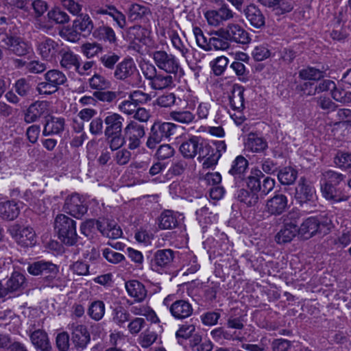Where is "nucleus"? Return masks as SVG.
Wrapping results in <instances>:
<instances>
[{
  "label": "nucleus",
  "instance_id": "obj_25",
  "mask_svg": "<svg viewBox=\"0 0 351 351\" xmlns=\"http://www.w3.org/2000/svg\"><path fill=\"white\" fill-rule=\"evenodd\" d=\"M183 219L182 215L170 210L163 211L158 217V227L161 230H171L179 226Z\"/></svg>",
  "mask_w": 351,
  "mask_h": 351
},
{
  "label": "nucleus",
  "instance_id": "obj_30",
  "mask_svg": "<svg viewBox=\"0 0 351 351\" xmlns=\"http://www.w3.org/2000/svg\"><path fill=\"white\" fill-rule=\"evenodd\" d=\"M346 21L343 11L339 12L336 17L335 28L330 32V36L333 40L343 41L350 35V27L344 25Z\"/></svg>",
  "mask_w": 351,
  "mask_h": 351
},
{
  "label": "nucleus",
  "instance_id": "obj_22",
  "mask_svg": "<svg viewBox=\"0 0 351 351\" xmlns=\"http://www.w3.org/2000/svg\"><path fill=\"white\" fill-rule=\"evenodd\" d=\"M169 311L171 315L176 319H184L189 317L193 312V308L190 302L185 300H177L169 305Z\"/></svg>",
  "mask_w": 351,
  "mask_h": 351
},
{
  "label": "nucleus",
  "instance_id": "obj_27",
  "mask_svg": "<svg viewBox=\"0 0 351 351\" xmlns=\"http://www.w3.org/2000/svg\"><path fill=\"white\" fill-rule=\"evenodd\" d=\"M48 104L45 101H37L28 107L25 113L24 121L31 123L38 121L47 110Z\"/></svg>",
  "mask_w": 351,
  "mask_h": 351
},
{
  "label": "nucleus",
  "instance_id": "obj_48",
  "mask_svg": "<svg viewBox=\"0 0 351 351\" xmlns=\"http://www.w3.org/2000/svg\"><path fill=\"white\" fill-rule=\"evenodd\" d=\"M89 86L96 91L105 90L110 88L111 82L104 76L95 73L89 79Z\"/></svg>",
  "mask_w": 351,
  "mask_h": 351
},
{
  "label": "nucleus",
  "instance_id": "obj_51",
  "mask_svg": "<svg viewBox=\"0 0 351 351\" xmlns=\"http://www.w3.org/2000/svg\"><path fill=\"white\" fill-rule=\"evenodd\" d=\"M121 91L99 90L95 91L93 97L103 102L111 103L115 101L121 97Z\"/></svg>",
  "mask_w": 351,
  "mask_h": 351
},
{
  "label": "nucleus",
  "instance_id": "obj_20",
  "mask_svg": "<svg viewBox=\"0 0 351 351\" xmlns=\"http://www.w3.org/2000/svg\"><path fill=\"white\" fill-rule=\"evenodd\" d=\"M204 141L199 136H193L184 141L179 147V151L185 159H193L200 152Z\"/></svg>",
  "mask_w": 351,
  "mask_h": 351
},
{
  "label": "nucleus",
  "instance_id": "obj_2",
  "mask_svg": "<svg viewBox=\"0 0 351 351\" xmlns=\"http://www.w3.org/2000/svg\"><path fill=\"white\" fill-rule=\"evenodd\" d=\"M54 229L65 245L71 246L77 243L76 222L71 218L63 214L58 215L55 219Z\"/></svg>",
  "mask_w": 351,
  "mask_h": 351
},
{
  "label": "nucleus",
  "instance_id": "obj_32",
  "mask_svg": "<svg viewBox=\"0 0 351 351\" xmlns=\"http://www.w3.org/2000/svg\"><path fill=\"white\" fill-rule=\"evenodd\" d=\"M262 5L271 8L277 16L291 12L293 7L286 0H256Z\"/></svg>",
  "mask_w": 351,
  "mask_h": 351
},
{
  "label": "nucleus",
  "instance_id": "obj_18",
  "mask_svg": "<svg viewBox=\"0 0 351 351\" xmlns=\"http://www.w3.org/2000/svg\"><path fill=\"white\" fill-rule=\"evenodd\" d=\"M249 24L256 29H261L265 25V17L259 8L254 3H250L245 6L241 12Z\"/></svg>",
  "mask_w": 351,
  "mask_h": 351
},
{
  "label": "nucleus",
  "instance_id": "obj_62",
  "mask_svg": "<svg viewBox=\"0 0 351 351\" xmlns=\"http://www.w3.org/2000/svg\"><path fill=\"white\" fill-rule=\"evenodd\" d=\"M147 13V8L138 4L132 5L129 10L128 17L130 21H138Z\"/></svg>",
  "mask_w": 351,
  "mask_h": 351
},
{
  "label": "nucleus",
  "instance_id": "obj_41",
  "mask_svg": "<svg viewBox=\"0 0 351 351\" xmlns=\"http://www.w3.org/2000/svg\"><path fill=\"white\" fill-rule=\"evenodd\" d=\"M264 175L259 169L252 170L250 175L246 178V184L247 188L255 194L261 190V182Z\"/></svg>",
  "mask_w": 351,
  "mask_h": 351
},
{
  "label": "nucleus",
  "instance_id": "obj_8",
  "mask_svg": "<svg viewBox=\"0 0 351 351\" xmlns=\"http://www.w3.org/2000/svg\"><path fill=\"white\" fill-rule=\"evenodd\" d=\"M62 43L49 37H44L36 43V51L40 57L47 61H56L60 58Z\"/></svg>",
  "mask_w": 351,
  "mask_h": 351
},
{
  "label": "nucleus",
  "instance_id": "obj_54",
  "mask_svg": "<svg viewBox=\"0 0 351 351\" xmlns=\"http://www.w3.org/2000/svg\"><path fill=\"white\" fill-rule=\"evenodd\" d=\"M50 21L56 24H64L69 21L70 18L67 13L60 8L50 10L47 14Z\"/></svg>",
  "mask_w": 351,
  "mask_h": 351
},
{
  "label": "nucleus",
  "instance_id": "obj_31",
  "mask_svg": "<svg viewBox=\"0 0 351 351\" xmlns=\"http://www.w3.org/2000/svg\"><path fill=\"white\" fill-rule=\"evenodd\" d=\"M248 167V161L243 156H237L232 162L228 173L232 176L236 182L244 180Z\"/></svg>",
  "mask_w": 351,
  "mask_h": 351
},
{
  "label": "nucleus",
  "instance_id": "obj_4",
  "mask_svg": "<svg viewBox=\"0 0 351 351\" xmlns=\"http://www.w3.org/2000/svg\"><path fill=\"white\" fill-rule=\"evenodd\" d=\"M149 56L152 58L156 66L167 73H173L177 75L182 71L178 58L172 53H169L165 50L152 51Z\"/></svg>",
  "mask_w": 351,
  "mask_h": 351
},
{
  "label": "nucleus",
  "instance_id": "obj_11",
  "mask_svg": "<svg viewBox=\"0 0 351 351\" xmlns=\"http://www.w3.org/2000/svg\"><path fill=\"white\" fill-rule=\"evenodd\" d=\"M124 138L128 141V148L134 150L141 145V138L145 135L144 125L135 121H130L124 128Z\"/></svg>",
  "mask_w": 351,
  "mask_h": 351
},
{
  "label": "nucleus",
  "instance_id": "obj_61",
  "mask_svg": "<svg viewBox=\"0 0 351 351\" xmlns=\"http://www.w3.org/2000/svg\"><path fill=\"white\" fill-rule=\"evenodd\" d=\"M128 37L130 41L144 43L145 40V29L141 26H133L129 28Z\"/></svg>",
  "mask_w": 351,
  "mask_h": 351
},
{
  "label": "nucleus",
  "instance_id": "obj_43",
  "mask_svg": "<svg viewBox=\"0 0 351 351\" xmlns=\"http://www.w3.org/2000/svg\"><path fill=\"white\" fill-rule=\"evenodd\" d=\"M298 176V172L291 167L280 169L278 173V179L283 185H291L294 183Z\"/></svg>",
  "mask_w": 351,
  "mask_h": 351
},
{
  "label": "nucleus",
  "instance_id": "obj_16",
  "mask_svg": "<svg viewBox=\"0 0 351 351\" xmlns=\"http://www.w3.org/2000/svg\"><path fill=\"white\" fill-rule=\"evenodd\" d=\"M322 197L332 204L347 202L350 195L343 186L320 183Z\"/></svg>",
  "mask_w": 351,
  "mask_h": 351
},
{
  "label": "nucleus",
  "instance_id": "obj_39",
  "mask_svg": "<svg viewBox=\"0 0 351 351\" xmlns=\"http://www.w3.org/2000/svg\"><path fill=\"white\" fill-rule=\"evenodd\" d=\"M25 283V276L19 272H14L8 278L4 285L8 294L10 293L21 291Z\"/></svg>",
  "mask_w": 351,
  "mask_h": 351
},
{
  "label": "nucleus",
  "instance_id": "obj_40",
  "mask_svg": "<svg viewBox=\"0 0 351 351\" xmlns=\"http://www.w3.org/2000/svg\"><path fill=\"white\" fill-rule=\"evenodd\" d=\"M298 233V228L284 224L283 227L276 235V241L279 244H284L291 242Z\"/></svg>",
  "mask_w": 351,
  "mask_h": 351
},
{
  "label": "nucleus",
  "instance_id": "obj_35",
  "mask_svg": "<svg viewBox=\"0 0 351 351\" xmlns=\"http://www.w3.org/2000/svg\"><path fill=\"white\" fill-rule=\"evenodd\" d=\"M205 158L203 162V167L208 169L217 165L220 154L215 153L214 147L208 143H204L198 159Z\"/></svg>",
  "mask_w": 351,
  "mask_h": 351
},
{
  "label": "nucleus",
  "instance_id": "obj_55",
  "mask_svg": "<svg viewBox=\"0 0 351 351\" xmlns=\"http://www.w3.org/2000/svg\"><path fill=\"white\" fill-rule=\"evenodd\" d=\"M73 26L74 29L84 34H89L93 29V23L87 15L84 16L82 20L74 21Z\"/></svg>",
  "mask_w": 351,
  "mask_h": 351
},
{
  "label": "nucleus",
  "instance_id": "obj_9",
  "mask_svg": "<svg viewBox=\"0 0 351 351\" xmlns=\"http://www.w3.org/2000/svg\"><path fill=\"white\" fill-rule=\"evenodd\" d=\"M176 254L171 249L156 250L150 262L151 269L160 274L170 269L173 266Z\"/></svg>",
  "mask_w": 351,
  "mask_h": 351
},
{
  "label": "nucleus",
  "instance_id": "obj_58",
  "mask_svg": "<svg viewBox=\"0 0 351 351\" xmlns=\"http://www.w3.org/2000/svg\"><path fill=\"white\" fill-rule=\"evenodd\" d=\"M51 263V262L43 260L35 261L29 264L27 270L32 276H41Z\"/></svg>",
  "mask_w": 351,
  "mask_h": 351
},
{
  "label": "nucleus",
  "instance_id": "obj_10",
  "mask_svg": "<svg viewBox=\"0 0 351 351\" xmlns=\"http://www.w3.org/2000/svg\"><path fill=\"white\" fill-rule=\"evenodd\" d=\"M71 335V342L75 349L82 351L86 348L90 341V335L86 326L77 323L68 325Z\"/></svg>",
  "mask_w": 351,
  "mask_h": 351
},
{
  "label": "nucleus",
  "instance_id": "obj_6",
  "mask_svg": "<svg viewBox=\"0 0 351 351\" xmlns=\"http://www.w3.org/2000/svg\"><path fill=\"white\" fill-rule=\"evenodd\" d=\"M212 34L226 38L229 43L246 45L251 40L249 33L238 23H228L226 27L219 28Z\"/></svg>",
  "mask_w": 351,
  "mask_h": 351
},
{
  "label": "nucleus",
  "instance_id": "obj_24",
  "mask_svg": "<svg viewBox=\"0 0 351 351\" xmlns=\"http://www.w3.org/2000/svg\"><path fill=\"white\" fill-rule=\"evenodd\" d=\"M97 230L103 236L112 239L119 238L122 235L120 226L115 221L108 219H98Z\"/></svg>",
  "mask_w": 351,
  "mask_h": 351
},
{
  "label": "nucleus",
  "instance_id": "obj_21",
  "mask_svg": "<svg viewBox=\"0 0 351 351\" xmlns=\"http://www.w3.org/2000/svg\"><path fill=\"white\" fill-rule=\"evenodd\" d=\"M105 129L104 136L121 134L124 118L116 112H108L104 119Z\"/></svg>",
  "mask_w": 351,
  "mask_h": 351
},
{
  "label": "nucleus",
  "instance_id": "obj_33",
  "mask_svg": "<svg viewBox=\"0 0 351 351\" xmlns=\"http://www.w3.org/2000/svg\"><path fill=\"white\" fill-rule=\"evenodd\" d=\"M128 295L136 302H143L147 294V289L143 283L138 280H129L125 284Z\"/></svg>",
  "mask_w": 351,
  "mask_h": 351
},
{
  "label": "nucleus",
  "instance_id": "obj_44",
  "mask_svg": "<svg viewBox=\"0 0 351 351\" xmlns=\"http://www.w3.org/2000/svg\"><path fill=\"white\" fill-rule=\"evenodd\" d=\"M93 36L110 43H115L117 38L114 30L108 26H100L93 32Z\"/></svg>",
  "mask_w": 351,
  "mask_h": 351
},
{
  "label": "nucleus",
  "instance_id": "obj_46",
  "mask_svg": "<svg viewBox=\"0 0 351 351\" xmlns=\"http://www.w3.org/2000/svg\"><path fill=\"white\" fill-rule=\"evenodd\" d=\"M235 196L239 201L245 203L247 206L256 205L259 199L258 194H255L252 193V191H248L244 189L238 190Z\"/></svg>",
  "mask_w": 351,
  "mask_h": 351
},
{
  "label": "nucleus",
  "instance_id": "obj_26",
  "mask_svg": "<svg viewBox=\"0 0 351 351\" xmlns=\"http://www.w3.org/2000/svg\"><path fill=\"white\" fill-rule=\"evenodd\" d=\"M287 206V197L284 194L278 193L267 201L266 210L271 215H280L285 210Z\"/></svg>",
  "mask_w": 351,
  "mask_h": 351
},
{
  "label": "nucleus",
  "instance_id": "obj_38",
  "mask_svg": "<svg viewBox=\"0 0 351 351\" xmlns=\"http://www.w3.org/2000/svg\"><path fill=\"white\" fill-rule=\"evenodd\" d=\"M60 51V64L62 68L70 69L72 67L75 68L76 65H78L77 56L69 47L63 45Z\"/></svg>",
  "mask_w": 351,
  "mask_h": 351
},
{
  "label": "nucleus",
  "instance_id": "obj_60",
  "mask_svg": "<svg viewBox=\"0 0 351 351\" xmlns=\"http://www.w3.org/2000/svg\"><path fill=\"white\" fill-rule=\"evenodd\" d=\"M267 147V142L262 138L250 136L247 140V147L254 152H259L265 149Z\"/></svg>",
  "mask_w": 351,
  "mask_h": 351
},
{
  "label": "nucleus",
  "instance_id": "obj_64",
  "mask_svg": "<svg viewBox=\"0 0 351 351\" xmlns=\"http://www.w3.org/2000/svg\"><path fill=\"white\" fill-rule=\"evenodd\" d=\"M70 336L67 332H62L56 337V346L59 351H69Z\"/></svg>",
  "mask_w": 351,
  "mask_h": 351
},
{
  "label": "nucleus",
  "instance_id": "obj_23",
  "mask_svg": "<svg viewBox=\"0 0 351 351\" xmlns=\"http://www.w3.org/2000/svg\"><path fill=\"white\" fill-rule=\"evenodd\" d=\"M2 42L8 50L16 56H22L28 53V45L21 37L6 34Z\"/></svg>",
  "mask_w": 351,
  "mask_h": 351
},
{
  "label": "nucleus",
  "instance_id": "obj_49",
  "mask_svg": "<svg viewBox=\"0 0 351 351\" xmlns=\"http://www.w3.org/2000/svg\"><path fill=\"white\" fill-rule=\"evenodd\" d=\"M105 304L101 300L93 302L88 309V315L95 321L101 320L105 314Z\"/></svg>",
  "mask_w": 351,
  "mask_h": 351
},
{
  "label": "nucleus",
  "instance_id": "obj_19",
  "mask_svg": "<svg viewBox=\"0 0 351 351\" xmlns=\"http://www.w3.org/2000/svg\"><path fill=\"white\" fill-rule=\"evenodd\" d=\"M138 73L136 66L132 58H125L118 62L113 71V77L117 80L125 81Z\"/></svg>",
  "mask_w": 351,
  "mask_h": 351
},
{
  "label": "nucleus",
  "instance_id": "obj_37",
  "mask_svg": "<svg viewBox=\"0 0 351 351\" xmlns=\"http://www.w3.org/2000/svg\"><path fill=\"white\" fill-rule=\"evenodd\" d=\"M346 176L341 172L326 169L322 172L321 184H331L334 186H340L341 182H345Z\"/></svg>",
  "mask_w": 351,
  "mask_h": 351
},
{
  "label": "nucleus",
  "instance_id": "obj_34",
  "mask_svg": "<svg viewBox=\"0 0 351 351\" xmlns=\"http://www.w3.org/2000/svg\"><path fill=\"white\" fill-rule=\"evenodd\" d=\"M20 208L14 200L0 202V217L3 220L13 221L19 216Z\"/></svg>",
  "mask_w": 351,
  "mask_h": 351
},
{
  "label": "nucleus",
  "instance_id": "obj_36",
  "mask_svg": "<svg viewBox=\"0 0 351 351\" xmlns=\"http://www.w3.org/2000/svg\"><path fill=\"white\" fill-rule=\"evenodd\" d=\"M244 88L240 85H234L229 95V103L233 110L240 112L244 108Z\"/></svg>",
  "mask_w": 351,
  "mask_h": 351
},
{
  "label": "nucleus",
  "instance_id": "obj_42",
  "mask_svg": "<svg viewBox=\"0 0 351 351\" xmlns=\"http://www.w3.org/2000/svg\"><path fill=\"white\" fill-rule=\"evenodd\" d=\"M333 162L343 171H351V152L337 151L333 158Z\"/></svg>",
  "mask_w": 351,
  "mask_h": 351
},
{
  "label": "nucleus",
  "instance_id": "obj_3",
  "mask_svg": "<svg viewBox=\"0 0 351 351\" xmlns=\"http://www.w3.org/2000/svg\"><path fill=\"white\" fill-rule=\"evenodd\" d=\"M44 82H39L36 88L39 95H52L57 92L60 86H64L67 82L65 74L58 69L48 71L44 75Z\"/></svg>",
  "mask_w": 351,
  "mask_h": 351
},
{
  "label": "nucleus",
  "instance_id": "obj_57",
  "mask_svg": "<svg viewBox=\"0 0 351 351\" xmlns=\"http://www.w3.org/2000/svg\"><path fill=\"white\" fill-rule=\"evenodd\" d=\"M105 138L112 152L120 149L125 144L124 136L121 134H110L105 136Z\"/></svg>",
  "mask_w": 351,
  "mask_h": 351
},
{
  "label": "nucleus",
  "instance_id": "obj_17",
  "mask_svg": "<svg viewBox=\"0 0 351 351\" xmlns=\"http://www.w3.org/2000/svg\"><path fill=\"white\" fill-rule=\"evenodd\" d=\"M235 13L226 3H223L217 10H208L204 16L208 25L211 26H219L223 22L229 21L234 17Z\"/></svg>",
  "mask_w": 351,
  "mask_h": 351
},
{
  "label": "nucleus",
  "instance_id": "obj_14",
  "mask_svg": "<svg viewBox=\"0 0 351 351\" xmlns=\"http://www.w3.org/2000/svg\"><path fill=\"white\" fill-rule=\"evenodd\" d=\"M41 276L40 289L49 287L62 289L65 286L64 281L59 276L58 267L53 263L49 265Z\"/></svg>",
  "mask_w": 351,
  "mask_h": 351
},
{
  "label": "nucleus",
  "instance_id": "obj_1",
  "mask_svg": "<svg viewBox=\"0 0 351 351\" xmlns=\"http://www.w3.org/2000/svg\"><path fill=\"white\" fill-rule=\"evenodd\" d=\"M334 228L331 217L327 213L307 217L298 228V234L304 239H309L314 236H325Z\"/></svg>",
  "mask_w": 351,
  "mask_h": 351
},
{
  "label": "nucleus",
  "instance_id": "obj_13",
  "mask_svg": "<svg viewBox=\"0 0 351 351\" xmlns=\"http://www.w3.org/2000/svg\"><path fill=\"white\" fill-rule=\"evenodd\" d=\"M63 209L70 215L81 219L86 213L88 206L82 197L75 193L66 198Z\"/></svg>",
  "mask_w": 351,
  "mask_h": 351
},
{
  "label": "nucleus",
  "instance_id": "obj_63",
  "mask_svg": "<svg viewBox=\"0 0 351 351\" xmlns=\"http://www.w3.org/2000/svg\"><path fill=\"white\" fill-rule=\"evenodd\" d=\"M221 314L219 311H207L200 315L202 324L205 326H215L218 323Z\"/></svg>",
  "mask_w": 351,
  "mask_h": 351
},
{
  "label": "nucleus",
  "instance_id": "obj_7",
  "mask_svg": "<svg viewBox=\"0 0 351 351\" xmlns=\"http://www.w3.org/2000/svg\"><path fill=\"white\" fill-rule=\"evenodd\" d=\"M176 128V125L170 122H155L149 133L146 145L149 149H154L160 142L168 139Z\"/></svg>",
  "mask_w": 351,
  "mask_h": 351
},
{
  "label": "nucleus",
  "instance_id": "obj_47",
  "mask_svg": "<svg viewBox=\"0 0 351 351\" xmlns=\"http://www.w3.org/2000/svg\"><path fill=\"white\" fill-rule=\"evenodd\" d=\"M80 48L82 54L88 59L97 56L103 51L102 45L96 42H86Z\"/></svg>",
  "mask_w": 351,
  "mask_h": 351
},
{
  "label": "nucleus",
  "instance_id": "obj_5",
  "mask_svg": "<svg viewBox=\"0 0 351 351\" xmlns=\"http://www.w3.org/2000/svg\"><path fill=\"white\" fill-rule=\"evenodd\" d=\"M294 197L304 209H307L308 206L313 208L316 207V191L304 177L300 179L295 187Z\"/></svg>",
  "mask_w": 351,
  "mask_h": 351
},
{
  "label": "nucleus",
  "instance_id": "obj_28",
  "mask_svg": "<svg viewBox=\"0 0 351 351\" xmlns=\"http://www.w3.org/2000/svg\"><path fill=\"white\" fill-rule=\"evenodd\" d=\"M177 75L173 73H162L158 72L153 81L149 83V86L155 90H162L171 88L175 86V80Z\"/></svg>",
  "mask_w": 351,
  "mask_h": 351
},
{
  "label": "nucleus",
  "instance_id": "obj_52",
  "mask_svg": "<svg viewBox=\"0 0 351 351\" xmlns=\"http://www.w3.org/2000/svg\"><path fill=\"white\" fill-rule=\"evenodd\" d=\"M14 88L18 95L23 98L30 96L32 93L31 84L25 78H21L16 80Z\"/></svg>",
  "mask_w": 351,
  "mask_h": 351
},
{
  "label": "nucleus",
  "instance_id": "obj_50",
  "mask_svg": "<svg viewBox=\"0 0 351 351\" xmlns=\"http://www.w3.org/2000/svg\"><path fill=\"white\" fill-rule=\"evenodd\" d=\"M324 77V72L314 67H306L299 71V77L304 80L318 81Z\"/></svg>",
  "mask_w": 351,
  "mask_h": 351
},
{
  "label": "nucleus",
  "instance_id": "obj_56",
  "mask_svg": "<svg viewBox=\"0 0 351 351\" xmlns=\"http://www.w3.org/2000/svg\"><path fill=\"white\" fill-rule=\"evenodd\" d=\"M170 118L175 121L189 124L195 119V115L190 111H172L169 113Z\"/></svg>",
  "mask_w": 351,
  "mask_h": 351
},
{
  "label": "nucleus",
  "instance_id": "obj_15",
  "mask_svg": "<svg viewBox=\"0 0 351 351\" xmlns=\"http://www.w3.org/2000/svg\"><path fill=\"white\" fill-rule=\"evenodd\" d=\"M32 346L38 351H52L53 348L47 332L43 329H36L35 324L27 330Z\"/></svg>",
  "mask_w": 351,
  "mask_h": 351
},
{
  "label": "nucleus",
  "instance_id": "obj_12",
  "mask_svg": "<svg viewBox=\"0 0 351 351\" xmlns=\"http://www.w3.org/2000/svg\"><path fill=\"white\" fill-rule=\"evenodd\" d=\"M9 231L18 244L22 247H32L36 243L35 232L31 227H21L19 224H14Z\"/></svg>",
  "mask_w": 351,
  "mask_h": 351
},
{
  "label": "nucleus",
  "instance_id": "obj_53",
  "mask_svg": "<svg viewBox=\"0 0 351 351\" xmlns=\"http://www.w3.org/2000/svg\"><path fill=\"white\" fill-rule=\"evenodd\" d=\"M112 315L113 322L120 327L123 326L124 324L128 322L130 318V314L123 306L116 307L113 310Z\"/></svg>",
  "mask_w": 351,
  "mask_h": 351
},
{
  "label": "nucleus",
  "instance_id": "obj_59",
  "mask_svg": "<svg viewBox=\"0 0 351 351\" xmlns=\"http://www.w3.org/2000/svg\"><path fill=\"white\" fill-rule=\"evenodd\" d=\"M188 167V163L185 158H180L173 160L169 173L174 176H180L184 173Z\"/></svg>",
  "mask_w": 351,
  "mask_h": 351
},
{
  "label": "nucleus",
  "instance_id": "obj_45",
  "mask_svg": "<svg viewBox=\"0 0 351 351\" xmlns=\"http://www.w3.org/2000/svg\"><path fill=\"white\" fill-rule=\"evenodd\" d=\"M121 56L113 51H108L99 58L100 64L108 71H114Z\"/></svg>",
  "mask_w": 351,
  "mask_h": 351
},
{
  "label": "nucleus",
  "instance_id": "obj_29",
  "mask_svg": "<svg viewBox=\"0 0 351 351\" xmlns=\"http://www.w3.org/2000/svg\"><path fill=\"white\" fill-rule=\"evenodd\" d=\"M65 119L62 117L49 116L47 118L43 131V136L59 134L64 130Z\"/></svg>",
  "mask_w": 351,
  "mask_h": 351
}]
</instances>
